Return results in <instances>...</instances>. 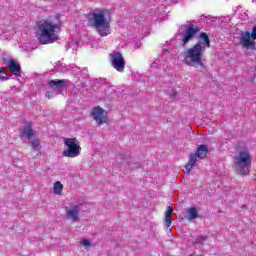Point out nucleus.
<instances>
[{
  "label": "nucleus",
  "instance_id": "f257e3e1",
  "mask_svg": "<svg viewBox=\"0 0 256 256\" xmlns=\"http://www.w3.org/2000/svg\"><path fill=\"white\" fill-rule=\"evenodd\" d=\"M199 39L194 46L188 48L183 53L182 63L188 65V67H203L205 51L211 47V40H209L207 33L201 32Z\"/></svg>",
  "mask_w": 256,
  "mask_h": 256
},
{
  "label": "nucleus",
  "instance_id": "f03ea898",
  "mask_svg": "<svg viewBox=\"0 0 256 256\" xmlns=\"http://www.w3.org/2000/svg\"><path fill=\"white\" fill-rule=\"evenodd\" d=\"M59 31H61V20L59 17H51L38 23L37 39L41 45H51L59 41Z\"/></svg>",
  "mask_w": 256,
  "mask_h": 256
},
{
  "label": "nucleus",
  "instance_id": "7ed1b4c3",
  "mask_svg": "<svg viewBox=\"0 0 256 256\" xmlns=\"http://www.w3.org/2000/svg\"><path fill=\"white\" fill-rule=\"evenodd\" d=\"M88 21L100 37L111 35V11L108 9H95L88 14Z\"/></svg>",
  "mask_w": 256,
  "mask_h": 256
},
{
  "label": "nucleus",
  "instance_id": "20e7f679",
  "mask_svg": "<svg viewBox=\"0 0 256 256\" xmlns=\"http://www.w3.org/2000/svg\"><path fill=\"white\" fill-rule=\"evenodd\" d=\"M253 158L248 150H242L234 157V167L239 175H249Z\"/></svg>",
  "mask_w": 256,
  "mask_h": 256
},
{
  "label": "nucleus",
  "instance_id": "39448f33",
  "mask_svg": "<svg viewBox=\"0 0 256 256\" xmlns=\"http://www.w3.org/2000/svg\"><path fill=\"white\" fill-rule=\"evenodd\" d=\"M63 143L66 148L62 152V157L75 159L81 155V145H79L77 138H64Z\"/></svg>",
  "mask_w": 256,
  "mask_h": 256
},
{
  "label": "nucleus",
  "instance_id": "423d86ee",
  "mask_svg": "<svg viewBox=\"0 0 256 256\" xmlns=\"http://www.w3.org/2000/svg\"><path fill=\"white\" fill-rule=\"evenodd\" d=\"M207 153H209L207 145L202 144L198 146L196 153L190 155L189 161L185 166L187 175L191 173V169L197 167V159H205L207 157Z\"/></svg>",
  "mask_w": 256,
  "mask_h": 256
},
{
  "label": "nucleus",
  "instance_id": "0eeeda50",
  "mask_svg": "<svg viewBox=\"0 0 256 256\" xmlns=\"http://www.w3.org/2000/svg\"><path fill=\"white\" fill-rule=\"evenodd\" d=\"M83 203H69L65 207V217L67 221L79 223L81 221V210Z\"/></svg>",
  "mask_w": 256,
  "mask_h": 256
},
{
  "label": "nucleus",
  "instance_id": "6e6552de",
  "mask_svg": "<svg viewBox=\"0 0 256 256\" xmlns=\"http://www.w3.org/2000/svg\"><path fill=\"white\" fill-rule=\"evenodd\" d=\"M22 137H25L29 140V143L33 149V151H40L41 144L39 139H33L35 137V131H33V124L31 122L26 123L22 131Z\"/></svg>",
  "mask_w": 256,
  "mask_h": 256
},
{
  "label": "nucleus",
  "instance_id": "1a4fd4ad",
  "mask_svg": "<svg viewBox=\"0 0 256 256\" xmlns=\"http://www.w3.org/2000/svg\"><path fill=\"white\" fill-rule=\"evenodd\" d=\"M177 44H175V38L171 39L170 42H166V46L160 56V60L165 64L166 61L173 59V55L177 53Z\"/></svg>",
  "mask_w": 256,
  "mask_h": 256
},
{
  "label": "nucleus",
  "instance_id": "9d476101",
  "mask_svg": "<svg viewBox=\"0 0 256 256\" xmlns=\"http://www.w3.org/2000/svg\"><path fill=\"white\" fill-rule=\"evenodd\" d=\"M198 33H199V27H197L196 25L190 24L186 26L182 33V38H181L182 47H185V45H187L189 41H193V39L195 38V35H197Z\"/></svg>",
  "mask_w": 256,
  "mask_h": 256
},
{
  "label": "nucleus",
  "instance_id": "9b49d317",
  "mask_svg": "<svg viewBox=\"0 0 256 256\" xmlns=\"http://www.w3.org/2000/svg\"><path fill=\"white\" fill-rule=\"evenodd\" d=\"M110 61L112 67L118 71L119 73H123L125 71V58H123V54L120 52H114L110 54Z\"/></svg>",
  "mask_w": 256,
  "mask_h": 256
},
{
  "label": "nucleus",
  "instance_id": "f8f14e48",
  "mask_svg": "<svg viewBox=\"0 0 256 256\" xmlns=\"http://www.w3.org/2000/svg\"><path fill=\"white\" fill-rule=\"evenodd\" d=\"M92 119L96 121L97 125H103L107 123V119H108L107 110L101 108L100 106L94 107L92 109Z\"/></svg>",
  "mask_w": 256,
  "mask_h": 256
},
{
  "label": "nucleus",
  "instance_id": "ddd939ff",
  "mask_svg": "<svg viewBox=\"0 0 256 256\" xmlns=\"http://www.w3.org/2000/svg\"><path fill=\"white\" fill-rule=\"evenodd\" d=\"M251 38V33L249 31H245L241 33L240 36V44L244 49H251L252 51L256 49L255 40Z\"/></svg>",
  "mask_w": 256,
  "mask_h": 256
},
{
  "label": "nucleus",
  "instance_id": "4468645a",
  "mask_svg": "<svg viewBox=\"0 0 256 256\" xmlns=\"http://www.w3.org/2000/svg\"><path fill=\"white\" fill-rule=\"evenodd\" d=\"M48 87L50 89H53V91H63L65 87H69L71 85V81L67 79H62V80H50L48 81Z\"/></svg>",
  "mask_w": 256,
  "mask_h": 256
},
{
  "label": "nucleus",
  "instance_id": "2eb2a0df",
  "mask_svg": "<svg viewBox=\"0 0 256 256\" xmlns=\"http://www.w3.org/2000/svg\"><path fill=\"white\" fill-rule=\"evenodd\" d=\"M4 65L10 69L13 75L16 77H21V65H19V62L13 59H6L4 60Z\"/></svg>",
  "mask_w": 256,
  "mask_h": 256
},
{
  "label": "nucleus",
  "instance_id": "dca6fc26",
  "mask_svg": "<svg viewBox=\"0 0 256 256\" xmlns=\"http://www.w3.org/2000/svg\"><path fill=\"white\" fill-rule=\"evenodd\" d=\"M77 66L72 65L68 66L66 64L60 63L55 67V70L58 71V73H67V71H76Z\"/></svg>",
  "mask_w": 256,
  "mask_h": 256
},
{
  "label": "nucleus",
  "instance_id": "f3484780",
  "mask_svg": "<svg viewBox=\"0 0 256 256\" xmlns=\"http://www.w3.org/2000/svg\"><path fill=\"white\" fill-rule=\"evenodd\" d=\"M171 215H173V208L169 206L166 211L165 220H164V225L167 228L171 227V223H173V218H171Z\"/></svg>",
  "mask_w": 256,
  "mask_h": 256
},
{
  "label": "nucleus",
  "instance_id": "a211bd4d",
  "mask_svg": "<svg viewBox=\"0 0 256 256\" xmlns=\"http://www.w3.org/2000/svg\"><path fill=\"white\" fill-rule=\"evenodd\" d=\"M187 215L189 221H193V219H197L199 217V213L197 212V208L191 207L187 210Z\"/></svg>",
  "mask_w": 256,
  "mask_h": 256
},
{
  "label": "nucleus",
  "instance_id": "6ab92c4d",
  "mask_svg": "<svg viewBox=\"0 0 256 256\" xmlns=\"http://www.w3.org/2000/svg\"><path fill=\"white\" fill-rule=\"evenodd\" d=\"M54 193L55 195H61L63 193V184L61 182L57 181L54 183Z\"/></svg>",
  "mask_w": 256,
  "mask_h": 256
},
{
  "label": "nucleus",
  "instance_id": "aec40b11",
  "mask_svg": "<svg viewBox=\"0 0 256 256\" xmlns=\"http://www.w3.org/2000/svg\"><path fill=\"white\" fill-rule=\"evenodd\" d=\"M207 239H208L207 236H198L194 241V245H203V242L207 241Z\"/></svg>",
  "mask_w": 256,
  "mask_h": 256
},
{
  "label": "nucleus",
  "instance_id": "412c9836",
  "mask_svg": "<svg viewBox=\"0 0 256 256\" xmlns=\"http://www.w3.org/2000/svg\"><path fill=\"white\" fill-rule=\"evenodd\" d=\"M157 67H165V63H163L160 59H157L151 64V68L157 69Z\"/></svg>",
  "mask_w": 256,
  "mask_h": 256
},
{
  "label": "nucleus",
  "instance_id": "4be33fe9",
  "mask_svg": "<svg viewBox=\"0 0 256 256\" xmlns=\"http://www.w3.org/2000/svg\"><path fill=\"white\" fill-rule=\"evenodd\" d=\"M46 99H53L55 97V90L53 91H47L45 94Z\"/></svg>",
  "mask_w": 256,
  "mask_h": 256
},
{
  "label": "nucleus",
  "instance_id": "5701e85b",
  "mask_svg": "<svg viewBox=\"0 0 256 256\" xmlns=\"http://www.w3.org/2000/svg\"><path fill=\"white\" fill-rule=\"evenodd\" d=\"M250 37L255 41L256 39V26L253 27Z\"/></svg>",
  "mask_w": 256,
  "mask_h": 256
},
{
  "label": "nucleus",
  "instance_id": "b1692460",
  "mask_svg": "<svg viewBox=\"0 0 256 256\" xmlns=\"http://www.w3.org/2000/svg\"><path fill=\"white\" fill-rule=\"evenodd\" d=\"M82 245H84V247H91V242L89 240H83Z\"/></svg>",
  "mask_w": 256,
  "mask_h": 256
},
{
  "label": "nucleus",
  "instance_id": "393cba45",
  "mask_svg": "<svg viewBox=\"0 0 256 256\" xmlns=\"http://www.w3.org/2000/svg\"><path fill=\"white\" fill-rule=\"evenodd\" d=\"M7 79H9L8 77H7V74L5 75V74H0V81H7Z\"/></svg>",
  "mask_w": 256,
  "mask_h": 256
},
{
  "label": "nucleus",
  "instance_id": "a878e982",
  "mask_svg": "<svg viewBox=\"0 0 256 256\" xmlns=\"http://www.w3.org/2000/svg\"><path fill=\"white\" fill-rule=\"evenodd\" d=\"M126 158H127V156H126V155H123V154H120V155L118 156V159H120V161H125Z\"/></svg>",
  "mask_w": 256,
  "mask_h": 256
},
{
  "label": "nucleus",
  "instance_id": "bb28decb",
  "mask_svg": "<svg viewBox=\"0 0 256 256\" xmlns=\"http://www.w3.org/2000/svg\"><path fill=\"white\" fill-rule=\"evenodd\" d=\"M0 74L7 75V73L5 72V67H0Z\"/></svg>",
  "mask_w": 256,
  "mask_h": 256
},
{
  "label": "nucleus",
  "instance_id": "cd10ccee",
  "mask_svg": "<svg viewBox=\"0 0 256 256\" xmlns=\"http://www.w3.org/2000/svg\"><path fill=\"white\" fill-rule=\"evenodd\" d=\"M73 43H69V47H72Z\"/></svg>",
  "mask_w": 256,
  "mask_h": 256
}]
</instances>
